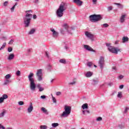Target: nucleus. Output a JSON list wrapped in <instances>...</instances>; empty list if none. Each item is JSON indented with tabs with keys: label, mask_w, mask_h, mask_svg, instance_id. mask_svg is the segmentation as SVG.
Returning <instances> with one entry per match:
<instances>
[{
	"label": "nucleus",
	"mask_w": 129,
	"mask_h": 129,
	"mask_svg": "<svg viewBox=\"0 0 129 129\" xmlns=\"http://www.w3.org/2000/svg\"><path fill=\"white\" fill-rule=\"evenodd\" d=\"M14 39H11V40L10 41V42H9V44L10 45H12V44H13V43H14Z\"/></svg>",
	"instance_id": "nucleus-39"
},
{
	"label": "nucleus",
	"mask_w": 129,
	"mask_h": 129,
	"mask_svg": "<svg viewBox=\"0 0 129 129\" xmlns=\"http://www.w3.org/2000/svg\"><path fill=\"white\" fill-rule=\"evenodd\" d=\"M33 109H34V107H33V104L31 103L30 106H29L28 108L27 109V111L28 113H31L32 111H33Z\"/></svg>",
	"instance_id": "nucleus-14"
},
{
	"label": "nucleus",
	"mask_w": 129,
	"mask_h": 129,
	"mask_svg": "<svg viewBox=\"0 0 129 129\" xmlns=\"http://www.w3.org/2000/svg\"><path fill=\"white\" fill-rule=\"evenodd\" d=\"M7 129H13L12 127H8L7 128Z\"/></svg>",
	"instance_id": "nucleus-64"
},
{
	"label": "nucleus",
	"mask_w": 129,
	"mask_h": 129,
	"mask_svg": "<svg viewBox=\"0 0 129 129\" xmlns=\"http://www.w3.org/2000/svg\"><path fill=\"white\" fill-rule=\"evenodd\" d=\"M69 30L70 32H71V33H72V32H71V30H74L75 29H74V27H71L70 28H69Z\"/></svg>",
	"instance_id": "nucleus-52"
},
{
	"label": "nucleus",
	"mask_w": 129,
	"mask_h": 129,
	"mask_svg": "<svg viewBox=\"0 0 129 129\" xmlns=\"http://www.w3.org/2000/svg\"><path fill=\"white\" fill-rule=\"evenodd\" d=\"M69 47H68V46H66L64 47V49H66V50H68V49H69Z\"/></svg>",
	"instance_id": "nucleus-61"
},
{
	"label": "nucleus",
	"mask_w": 129,
	"mask_h": 129,
	"mask_svg": "<svg viewBox=\"0 0 129 129\" xmlns=\"http://www.w3.org/2000/svg\"><path fill=\"white\" fill-rule=\"evenodd\" d=\"M50 31L52 33V37L53 38H57L58 36H59V33L58 32L55 31L54 28H50Z\"/></svg>",
	"instance_id": "nucleus-9"
},
{
	"label": "nucleus",
	"mask_w": 129,
	"mask_h": 129,
	"mask_svg": "<svg viewBox=\"0 0 129 129\" xmlns=\"http://www.w3.org/2000/svg\"><path fill=\"white\" fill-rule=\"evenodd\" d=\"M97 2V0H93V3L94 4H96V2Z\"/></svg>",
	"instance_id": "nucleus-60"
},
{
	"label": "nucleus",
	"mask_w": 129,
	"mask_h": 129,
	"mask_svg": "<svg viewBox=\"0 0 129 129\" xmlns=\"http://www.w3.org/2000/svg\"><path fill=\"white\" fill-rule=\"evenodd\" d=\"M41 111H42V112H43V113H44L45 114H49V112H48V110L46 109L44 107H41Z\"/></svg>",
	"instance_id": "nucleus-17"
},
{
	"label": "nucleus",
	"mask_w": 129,
	"mask_h": 129,
	"mask_svg": "<svg viewBox=\"0 0 129 129\" xmlns=\"http://www.w3.org/2000/svg\"><path fill=\"white\" fill-rule=\"evenodd\" d=\"M125 17H126V14L121 15V17L120 18V23H121V24L124 23V21H125Z\"/></svg>",
	"instance_id": "nucleus-13"
},
{
	"label": "nucleus",
	"mask_w": 129,
	"mask_h": 129,
	"mask_svg": "<svg viewBox=\"0 0 129 129\" xmlns=\"http://www.w3.org/2000/svg\"><path fill=\"white\" fill-rule=\"evenodd\" d=\"M12 82L11 80H6L4 81V85H7V84H9V83H11Z\"/></svg>",
	"instance_id": "nucleus-24"
},
{
	"label": "nucleus",
	"mask_w": 129,
	"mask_h": 129,
	"mask_svg": "<svg viewBox=\"0 0 129 129\" xmlns=\"http://www.w3.org/2000/svg\"><path fill=\"white\" fill-rule=\"evenodd\" d=\"M6 113H7V110L3 109L2 112L0 114V118L4 117Z\"/></svg>",
	"instance_id": "nucleus-18"
},
{
	"label": "nucleus",
	"mask_w": 129,
	"mask_h": 129,
	"mask_svg": "<svg viewBox=\"0 0 129 129\" xmlns=\"http://www.w3.org/2000/svg\"><path fill=\"white\" fill-rule=\"evenodd\" d=\"M117 97L118 98H121L122 97V93L121 92H119L118 93Z\"/></svg>",
	"instance_id": "nucleus-30"
},
{
	"label": "nucleus",
	"mask_w": 129,
	"mask_h": 129,
	"mask_svg": "<svg viewBox=\"0 0 129 129\" xmlns=\"http://www.w3.org/2000/svg\"><path fill=\"white\" fill-rule=\"evenodd\" d=\"M123 88V85H121L119 86V89H122Z\"/></svg>",
	"instance_id": "nucleus-56"
},
{
	"label": "nucleus",
	"mask_w": 129,
	"mask_h": 129,
	"mask_svg": "<svg viewBox=\"0 0 129 129\" xmlns=\"http://www.w3.org/2000/svg\"><path fill=\"white\" fill-rule=\"evenodd\" d=\"M59 63H61L62 64H66L67 61H66V59H60L59 60Z\"/></svg>",
	"instance_id": "nucleus-25"
},
{
	"label": "nucleus",
	"mask_w": 129,
	"mask_h": 129,
	"mask_svg": "<svg viewBox=\"0 0 129 129\" xmlns=\"http://www.w3.org/2000/svg\"><path fill=\"white\" fill-rule=\"evenodd\" d=\"M122 78H123V76L122 75H120L118 77V79H119L120 80L122 79Z\"/></svg>",
	"instance_id": "nucleus-36"
},
{
	"label": "nucleus",
	"mask_w": 129,
	"mask_h": 129,
	"mask_svg": "<svg viewBox=\"0 0 129 129\" xmlns=\"http://www.w3.org/2000/svg\"><path fill=\"white\" fill-rule=\"evenodd\" d=\"M86 112H87V113H90L89 110H86Z\"/></svg>",
	"instance_id": "nucleus-62"
},
{
	"label": "nucleus",
	"mask_w": 129,
	"mask_h": 129,
	"mask_svg": "<svg viewBox=\"0 0 129 129\" xmlns=\"http://www.w3.org/2000/svg\"><path fill=\"white\" fill-rule=\"evenodd\" d=\"M73 2L79 7H81V6H82V4H83V2L80 0H73Z\"/></svg>",
	"instance_id": "nucleus-12"
},
{
	"label": "nucleus",
	"mask_w": 129,
	"mask_h": 129,
	"mask_svg": "<svg viewBox=\"0 0 129 129\" xmlns=\"http://www.w3.org/2000/svg\"><path fill=\"white\" fill-rule=\"evenodd\" d=\"M32 48H29L27 49V52L28 53H31V52H32Z\"/></svg>",
	"instance_id": "nucleus-49"
},
{
	"label": "nucleus",
	"mask_w": 129,
	"mask_h": 129,
	"mask_svg": "<svg viewBox=\"0 0 129 129\" xmlns=\"http://www.w3.org/2000/svg\"><path fill=\"white\" fill-rule=\"evenodd\" d=\"M63 27L66 29V30H67V32L68 33H69V34L72 35V32H70V31L69 30V26H68V25H67V24L66 23L64 24Z\"/></svg>",
	"instance_id": "nucleus-15"
},
{
	"label": "nucleus",
	"mask_w": 129,
	"mask_h": 129,
	"mask_svg": "<svg viewBox=\"0 0 129 129\" xmlns=\"http://www.w3.org/2000/svg\"><path fill=\"white\" fill-rule=\"evenodd\" d=\"M0 128L6 129V127H5L4 125H2V124H0Z\"/></svg>",
	"instance_id": "nucleus-46"
},
{
	"label": "nucleus",
	"mask_w": 129,
	"mask_h": 129,
	"mask_svg": "<svg viewBox=\"0 0 129 129\" xmlns=\"http://www.w3.org/2000/svg\"><path fill=\"white\" fill-rule=\"evenodd\" d=\"M36 32V29H32L28 33L29 35H33Z\"/></svg>",
	"instance_id": "nucleus-23"
},
{
	"label": "nucleus",
	"mask_w": 129,
	"mask_h": 129,
	"mask_svg": "<svg viewBox=\"0 0 129 129\" xmlns=\"http://www.w3.org/2000/svg\"><path fill=\"white\" fill-rule=\"evenodd\" d=\"M98 65L100 69L102 70V69H103V67H104V57H103V56L100 57V59L98 61Z\"/></svg>",
	"instance_id": "nucleus-7"
},
{
	"label": "nucleus",
	"mask_w": 129,
	"mask_h": 129,
	"mask_svg": "<svg viewBox=\"0 0 129 129\" xmlns=\"http://www.w3.org/2000/svg\"><path fill=\"white\" fill-rule=\"evenodd\" d=\"M118 43H119V40H116L115 42H114V44L115 45H117L118 44Z\"/></svg>",
	"instance_id": "nucleus-50"
},
{
	"label": "nucleus",
	"mask_w": 129,
	"mask_h": 129,
	"mask_svg": "<svg viewBox=\"0 0 129 129\" xmlns=\"http://www.w3.org/2000/svg\"><path fill=\"white\" fill-rule=\"evenodd\" d=\"M34 3H35V4H38V3H39V0H34Z\"/></svg>",
	"instance_id": "nucleus-59"
},
{
	"label": "nucleus",
	"mask_w": 129,
	"mask_h": 129,
	"mask_svg": "<svg viewBox=\"0 0 129 129\" xmlns=\"http://www.w3.org/2000/svg\"><path fill=\"white\" fill-rule=\"evenodd\" d=\"M96 121H101L102 120V117H98L96 119Z\"/></svg>",
	"instance_id": "nucleus-33"
},
{
	"label": "nucleus",
	"mask_w": 129,
	"mask_h": 129,
	"mask_svg": "<svg viewBox=\"0 0 129 129\" xmlns=\"http://www.w3.org/2000/svg\"><path fill=\"white\" fill-rule=\"evenodd\" d=\"M86 112V110H83V111H82L83 114H84V115H85V114H86L85 113Z\"/></svg>",
	"instance_id": "nucleus-58"
},
{
	"label": "nucleus",
	"mask_w": 129,
	"mask_h": 129,
	"mask_svg": "<svg viewBox=\"0 0 129 129\" xmlns=\"http://www.w3.org/2000/svg\"><path fill=\"white\" fill-rule=\"evenodd\" d=\"M122 42L125 43L126 42H128V37L124 36L122 39Z\"/></svg>",
	"instance_id": "nucleus-19"
},
{
	"label": "nucleus",
	"mask_w": 129,
	"mask_h": 129,
	"mask_svg": "<svg viewBox=\"0 0 129 129\" xmlns=\"http://www.w3.org/2000/svg\"><path fill=\"white\" fill-rule=\"evenodd\" d=\"M15 58V54L14 53L10 54L8 57V60H13Z\"/></svg>",
	"instance_id": "nucleus-21"
},
{
	"label": "nucleus",
	"mask_w": 129,
	"mask_h": 129,
	"mask_svg": "<svg viewBox=\"0 0 129 129\" xmlns=\"http://www.w3.org/2000/svg\"><path fill=\"white\" fill-rule=\"evenodd\" d=\"M61 93L60 92H57L56 93V95L57 96H59V95H61Z\"/></svg>",
	"instance_id": "nucleus-44"
},
{
	"label": "nucleus",
	"mask_w": 129,
	"mask_h": 129,
	"mask_svg": "<svg viewBox=\"0 0 129 129\" xmlns=\"http://www.w3.org/2000/svg\"><path fill=\"white\" fill-rule=\"evenodd\" d=\"M3 39H4V40H7V37H3Z\"/></svg>",
	"instance_id": "nucleus-63"
},
{
	"label": "nucleus",
	"mask_w": 129,
	"mask_h": 129,
	"mask_svg": "<svg viewBox=\"0 0 129 129\" xmlns=\"http://www.w3.org/2000/svg\"><path fill=\"white\" fill-rule=\"evenodd\" d=\"M67 10V4L62 2L56 12V15L57 18H62L64 15V12Z\"/></svg>",
	"instance_id": "nucleus-2"
},
{
	"label": "nucleus",
	"mask_w": 129,
	"mask_h": 129,
	"mask_svg": "<svg viewBox=\"0 0 129 129\" xmlns=\"http://www.w3.org/2000/svg\"><path fill=\"white\" fill-rule=\"evenodd\" d=\"M87 66H88L89 67H91V66H92V62H88Z\"/></svg>",
	"instance_id": "nucleus-37"
},
{
	"label": "nucleus",
	"mask_w": 129,
	"mask_h": 129,
	"mask_svg": "<svg viewBox=\"0 0 129 129\" xmlns=\"http://www.w3.org/2000/svg\"><path fill=\"white\" fill-rule=\"evenodd\" d=\"M106 46L108 47V51L111 52V53L118 54V52H120V49L118 48V47L111 46L110 43H106Z\"/></svg>",
	"instance_id": "nucleus-4"
},
{
	"label": "nucleus",
	"mask_w": 129,
	"mask_h": 129,
	"mask_svg": "<svg viewBox=\"0 0 129 129\" xmlns=\"http://www.w3.org/2000/svg\"><path fill=\"white\" fill-rule=\"evenodd\" d=\"M39 91L41 92V91H43L44 90V88L41 87L40 88H38Z\"/></svg>",
	"instance_id": "nucleus-40"
},
{
	"label": "nucleus",
	"mask_w": 129,
	"mask_h": 129,
	"mask_svg": "<svg viewBox=\"0 0 129 129\" xmlns=\"http://www.w3.org/2000/svg\"><path fill=\"white\" fill-rule=\"evenodd\" d=\"M16 75L17 76H20V75H21V72L20 71H17L16 72Z\"/></svg>",
	"instance_id": "nucleus-35"
},
{
	"label": "nucleus",
	"mask_w": 129,
	"mask_h": 129,
	"mask_svg": "<svg viewBox=\"0 0 129 129\" xmlns=\"http://www.w3.org/2000/svg\"><path fill=\"white\" fill-rule=\"evenodd\" d=\"M85 35L87 37V38H89L91 40L93 39V34H91V33L89 32L88 31H86L85 33Z\"/></svg>",
	"instance_id": "nucleus-10"
},
{
	"label": "nucleus",
	"mask_w": 129,
	"mask_h": 129,
	"mask_svg": "<svg viewBox=\"0 0 129 129\" xmlns=\"http://www.w3.org/2000/svg\"><path fill=\"white\" fill-rule=\"evenodd\" d=\"M33 19H34V20H36V19H37V15H34L33 16Z\"/></svg>",
	"instance_id": "nucleus-55"
},
{
	"label": "nucleus",
	"mask_w": 129,
	"mask_h": 129,
	"mask_svg": "<svg viewBox=\"0 0 129 129\" xmlns=\"http://www.w3.org/2000/svg\"><path fill=\"white\" fill-rule=\"evenodd\" d=\"M52 127H57V126H59V123H52L51 124Z\"/></svg>",
	"instance_id": "nucleus-27"
},
{
	"label": "nucleus",
	"mask_w": 129,
	"mask_h": 129,
	"mask_svg": "<svg viewBox=\"0 0 129 129\" xmlns=\"http://www.w3.org/2000/svg\"><path fill=\"white\" fill-rule=\"evenodd\" d=\"M92 75H93V73L89 71L85 74V76L87 78L91 77Z\"/></svg>",
	"instance_id": "nucleus-16"
},
{
	"label": "nucleus",
	"mask_w": 129,
	"mask_h": 129,
	"mask_svg": "<svg viewBox=\"0 0 129 129\" xmlns=\"http://www.w3.org/2000/svg\"><path fill=\"white\" fill-rule=\"evenodd\" d=\"M37 87H38V88H41V85L40 84H38L37 85Z\"/></svg>",
	"instance_id": "nucleus-57"
},
{
	"label": "nucleus",
	"mask_w": 129,
	"mask_h": 129,
	"mask_svg": "<svg viewBox=\"0 0 129 129\" xmlns=\"http://www.w3.org/2000/svg\"><path fill=\"white\" fill-rule=\"evenodd\" d=\"M11 78V75L8 74L5 76V79L9 80Z\"/></svg>",
	"instance_id": "nucleus-31"
},
{
	"label": "nucleus",
	"mask_w": 129,
	"mask_h": 129,
	"mask_svg": "<svg viewBox=\"0 0 129 129\" xmlns=\"http://www.w3.org/2000/svg\"><path fill=\"white\" fill-rule=\"evenodd\" d=\"M52 101L53 103H56V102H57L56 98L54 96H52Z\"/></svg>",
	"instance_id": "nucleus-34"
},
{
	"label": "nucleus",
	"mask_w": 129,
	"mask_h": 129,
	"mask_svg": "<svg viewBox=\"0 0 129 129\" xmlns=\"http://www.w3.org/2000/svg\"><path fill=\"white\" fill-rule=\"evenodd\" d=\"M42 75H43V74L42 73V69L38 70L36 73V76L38 77V81H42V80H43Z\"/></svg>",
	"instance_id": "nucleus-8"
},
{
	"label": "nucleus",
	"mask_w": 129,
	"mask_h": 129,
	"mask_svg": "<svg viewBox=\"0 0 129 129\" xmlns=\"http://www.w3.org/2000/svg\"><path fill=\"white\" fill-rule=\"evenodd\" d=\"M30 13H33V11H32V10H28L25 11L26 15L24 16V17L23 18L24 24L25 28H28V27H30V25L31 24V21L32 20L33 15L30 14Z\"/></svg>",
	"instance_id": "nucleus-1"
},
{
	"label": "nucleus",
	"mask_w": 129,
	"mask_h": 129,
	"mask_svg": "<svg viewBox=\"0 0 129 129\" xmlns=\"http://www.w3.org/2000/svg\"><path fill=\"white\" fill-rule=\"evenodd\" d=\"M129 109V108L126 107L124 111V113H126L127 112V110Z\"/></svg>",
	"instance_id": "nucleus-47"
},
{
	"label": "nucleus",
	"mask_w": 129,
	"mask_h": 129,
	"mask_svg": "<svg viewBox=\"0 0 129 129\" xmlns=\"http://www.w3.org/2000/svg\"><path fill=\"white\" fill-rule=\"evenodd\" d=\"M8 3L9 2L8 1H6L5 2H4V7H7V6H8Z\"/></svg>",
	"instance_id": "nucleus-43"
},
{
	"label": "nucleus",
	"mask_w": 129,
	"mask_h": 129,
	"mask_svg": "<svg viewBox=\"0 0 129 129\" xmlns=\"http://www.w3.org/2000/svg\"><path fill=\"white\" fill-rule=\"evenodd\" d=\"M75 83H76V82H73L70 83V84L71 85H74V84H75Z\"/></svg>",
	"instance_id": "nucleus-54"
},
{
	"label": "nucleus",
	"mask_w": 129,
	"mask_h": 129,
	"mask_svg": "<svg viewBox=\"0 0 129 129\" xmlns=\"http://www.w3.org/2000/svg\"><path fill=\"white\" fill-rule=\"evenodd\" d=\"M108 11L109 12L110 11H112V7H108Z\"/></svg>",
	"instance_id": "nucleus-48"
},
{
	"label": "nucleus",
	"mask_w": 129,
	"mask_h": 129,
	"mask_svg": "<svg viewBox=\"0 0 129 129\" xmlns=\"http://www.w3.org/2000/svg\"><path fill=\"white\" fill-rule=\"evenodd\" d=\"M84 48L86 49V50H87L88 51H90L91 52H95V50H94L91 47L87 45H84Z\"/></svg>",
	"instance_id": "nucleus-11"
},
{
	"label": "nucleus",
	"mask_w": 129,
	"mask_h": 129,
	"mask_svg": "<svg viewBox=\"0 0 129 129\" xmlns=\"http://www.w3.org/2000/svg\"><path fill=\"white\" fill-rule=\"evenodd\" d=\"M15 8L16 7L13 6V7L11 8V11L12 13H13L14 12V10H15Z\"/></svg>",
	"instance_id": "nucleus-45"
},
{
	"label": "nucleus",
	"mask_w": 129,
	"mask_h": 129,
	"mask_svg": "<svg viewBox=\"0 0 129 129\" xmlns=\"http://www.w3.org/2000/svg\"><path fill=\"white\" fill-rule=\"evenodd\" d=\"M6 46H7V43L4 42L2 46L0 48V51L2 50H4V49H5Z\"/></svg>",
	"instance_id": "nucleus-26"
},
{
	"label": "nucleus",
	"mask_w": 129,
	"mask_h": 129,
	"mask_svg": "<svg viewBox=\"0 0 129 129\" xmlns=\"http://www.w3.org/2000/svg\"><path fill=\"white\" fill-rule=\"evenodd\" d=\"M28 80L30 82L29 84V88L32 91V92H34V91H36V83H35V79H34V74L33 73H30L28 76Z\"/></svg>",
	"instance_id": "nucleus-3"
},
{
	"label": "nucleus",
	"mask_w": 129,
	"mask_h": 129,
	"mask_svg": "<svg viewBox=\"0 0 129 129\" xmlns=\"http://www.w3.org/2000/svg\"><path fill=\"white\" fill-rule=\"evenodd\" d=\"M64 111L60 115L61 117H68L71 113V106L68 105H64Z\"/></svg>",
	"instance_id": "nucleus-5"
},
{
	"label": "nucleus",
	"mask_w": 129,
	"mask_h": 129,
	"mask_svg": "<svg viewBox=\"0 0 129 129\" xmlns=\"http://www.w3.org/2000/svg\"><path fill=\"white\" fill-rule=\"evenodd\" d=\"M89 19L90 22L92 23H96V22H98L99 21H101L102 20V16L101 15H92L89 16Z\"/></svg>",
	"instance_id": "nucleus-6"
},
{
	"label": "nucleus",
	"mask_w": 129,
	"mask_h": 129,
	"mask_svg": "<svg viewBox=\"0 0 129 129\" xmlns=\"http://www.w3.org/2000/svg\"><path fill=\"white\" fill-rule=\"evenodd\" d=\"M2 98L3 99V100H5V99H7V98H8V95L4 94L3 95Z\"/></svg>",
	"instance_id": "nucleus-32"
},
{
	"label": "nucleus",
	"mask_w": 129,
	"mask_h": 129,
	"mask_svg": "<svg viewBox=\"0 0 129 129\" xmlns=\"http://www.w3.org/2000/svg\"><path fill=\"white\" fill-rule=\"evenodd\" d=\"M8 52H12L13 51V48L12 47H9L8 49Z\"/></svg>",
	"instance_id": "nucleus-42"
},
{
	"label": "nucleus",
	"mask_w": 129,
	"mask_h": 129,
	"mask_svg": "<svg viewBox=\"0 0 129 129\" xmlns=\"http://www.w3.org/2000/svg\"><path fill=\"white\" fill-rule=\"evenodd\" d=\"M40 129H47L48 128V126L46 125H41L40 126Z\"/></svg>",
	"instance_id": "nucleus-28"
},
{
	"label": "nucleus",
	"mask_w": 129,
	"mask_h": 129,
	"mask_svg": "<svg viewBox=\"0 0 129 129\" xmlns=\"http://www.w3.org/2000/svg\"><path fill=\"white\" fill-rule=\"evenodd\" d=\"M19 105H24V102L22 101H20L18 102Z\"/></svg>",
	"instance_id": "nucleus-38"
},
{
	"label": "nucleus",
	"mask_w": 129,
	"mask_h": 129,
	"mask_svg": "<svg viewBox=\"0 0 129 129\" xmlns=\"http://www.w3.org/2000/svg\"><path fill=\"white\" fill-rule=\"evenodd\" d=\"M4 102V99L2 97H0V103Z\"/></svg>",
	"instance_id": "nucleus-53"
},
{
	"label": "nucleus",
	"mask_w": 129,
	"mask_h": 129,
	"mask_svg": "<svg viewBox=\"0 0 129 129\" xmlns=\"http://www.w3.org/2000/svg\"><path fill=\"white\" fill-rule=\"evenodd\" d=\"M93 83L94 85L97 84V83H98V79H93Z\"/></svg>",
	"instance_id": "nucleus-29"
},
{
	"label": "nucleus",
	"mask_w": 129,
	"mask_h": 129,
	"mask_svg": "<svg viewBox=\"0 0 129 129\" xmlns=\"http://www.w3.org/2000/svg\"><path fill=\"white\" fill-rule=\"evenodd\" d=\"M114 5L117 6L118 8L119 9H123V5L120 4V3H115Z\"/></svg>",
	"instance_id": "nucleus-22"
},
{
	"label": "nucleus",
	"mask_w": 129,
	"mask_h": 129,
	"mask_svg": "<svg viewBox=\"0 0 129 129\" xmlns=\"http://www.w3.org/2000/svg\"><path fill=\"white\" fill-rule=\"evenodd\" d=\"M103 27H104V28H108V24H107V23H105L104 24H103Z\"/></svg>",
	"instance_id": "nucleus-41"
},
{
	"label": "nucleus",
	"mask_w": 129,
	"mask_h": 129,
	"mask_svg": "<svg viewBox=\"0 0 129 129\" xmlns=\"http://www.w3.org/2000/svg\"><path fill=\"white\" fill-rule=\"evenodd\" d=\"M82 108L83 109H87L88 108V103L83 104L82 106Z\"/></svg>",
	"instance_id": "nucleus-20"
},
{
	"label": "nucleus",
	"mask_w": 129,
	"mask_h": 129,
	"mask_svg": "<svg viewBox=\"0 0 129 129\" xmlns=\"http://www.w3.org/2000/svg\"><path fill=\"white\" fill-rule=\"evenodd\" d=\"M40 98H41V99H45V98H46V96L45 95H42L40 96Z\"/></svg>",
	"instance_id": "nucleus-51"
}]
</instances>
